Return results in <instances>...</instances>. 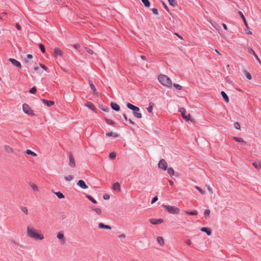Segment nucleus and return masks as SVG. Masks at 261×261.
Instances as JSON below:
<instances>
[{"instance_id":"55","label":"nucleus","mask_w":261,"mask_h":261,"mask_svg":"<svg viewBox=\"0 0 261 261\" xmlns=\"http://www.w3.org/2000/svg\"><path fill=\"white\" fill-rule=\"evenodd\" d=\"M40 66L45 70L47 69V67L43 64H40Z\"/></svg>"},{"instance_id":"24","label":"nucleus","mask_w":261,"mask_h":261,"mask_svg":"<svg viewBox=\"0 0 261 261\" xmlns=\"http://www.w3.org/2000/svg\"><path fill=\"white\" fill-rule=\"evenodd\" d=\"M91 209L95 211V213L98 215H101V214H102V211L101 210L100 208H98V207H91Z\"/></svg>"},{"instance_id":"8","label":"nucleus","mask_w":261,"mask_h":261,"mask_svg":"<svg viewBox=\"0 0 261 261\" xmlns=\"http://www.w3.org/2000/svg\"><path fill=\"white\" fill-rule=\"evenodd\" d=\"M158 167L164 171H166L167 169V163L164 159H162L158 164Z\"/></svg>"},{"instance_id":"25","label":"nucleus","mask_w":261,"mask_h":261,"mask_svg":"<svg viewBox=\"0 0 261 261\" xmlns=\"http://www.w3.org/2000/svg\"><path fill=\"white\" fill-rule=\"evenodd\" d=\"M252 165L257 169H259L261 168V161H258L257 162L253 163Z\"/></svg>"},{"instance_id":"59","label":"nucleus","mask_w":261,"mask_h":261,"mask_svg":"<svg viewBox=\"0 0 261 261\" xmlns=\"http://www.w3.org/2000/svg\"><path fill=\"white\" fill-rule=\"evenodd\" d=\"M222 25H223V27L224 29L226 31H227V30H228L227 27V25H226L225 23H223V24H222Z\"/></svg>"},{"instance_id":"46","label":"nucleus","mask_w":261,"mask_h":261,"mask_svg":"<svg viewBox=\"0 0 261 261\" xmlns=\"http://www.w3.org/2000/svg\"><path fill=\"white\" fill-rule=\"evenodd\" d=\"M39 47L42 53L45 52V49L44 46L42 44L40 43L39 44Z\"/></svg>"},{"instance_id":"11","label":"nucleus","mask_w":261,"mask_h":261,"mask_svg":"<svg viewBox=\"0 0 261 261\" xmlns=\"http://www.w3.org/2000/svg\"><path fill=\"white\" fill-rule=\"evenodd\" d=\"M77 185L83 189H86L88 188L85 182L82 179H80L78 181Z\"/></svg>"},{"instance_id":"23","label":"nucleus","mask_w":261,"mask_h":261,"mask_svg":"<svg viewBox=\"0 0 261 261\" xmlns=\"http://www.w3.org/2000/svg\"><path fill=\"white\" fill-rule=\"evenodd\" d=\"M113 189L114 190L120 191V186L118 182H116L113 185Z\"/></svg>"},{"instance_id":"34","label":"nucleus","mask_w":261,"mask_h":261,"mask_svg":"<svg viewBox=\"0 0 261 261\" xmlns=\"http://www.w3.org/2000/svg\"><path fill=\"white\" fill-rule=\"evenodd\" d=\"M20 210L25 215L28 214V209L26 206H21Z\"/></svg>"},{"instance_id":"22","label":"nucleus","mask_w":261,"mask_h":261,"mask_svg":"<svg viewBox=\"0 0 261 261\" xmlns=\"http://www.w3.org/2000/svg\"><path fill=\"white\" fill-rule=\"evenodd\" d=\"M85 105L92 111H95V107L93 103H92L91 102H87L86 103H85Z\"/></svg>"},{"instance_id":"9","label":"nucleus","mask_w":261,"mask_h":261,"mask_svg":"<svg viewBox=\"0 0 261 261\" xmlns=\"http://www.w3.org/2000/svg\"><path fill=\"white\" fill-rule=\"evenodd\" d=\"M69 165L71 168H75L76 167V163L73 156L71 153L69 155Z\"/></svg>"},{"instance_id":"12","label":"nucleus","mask_w":261,"mask_h":261,"mask_svg":"<svg viewBox=\"0 0 261 261\" xmlns=\"http://www.w3.org/2000/svg\"><path fill=\"white\" fill-rule=\"evenodd\" d=\"M247 50L249 53L252 54L256 58L258 63L261 65V61L260 60L256 53L254 51V50L250 47L248 48Z\"/></svg>"},{"instance_id":"19","label":"nucleus","mask_w":261,"mask_h":261,"mask_svg":"<svg viewBox=\"0 0 261 261\" xmlns=\"http://www.w3.org/2000/svg\"><path fill=\"white\" fill-rule=\"evenodd\" d=\"M41 101L48 107H51L54 105V102L53 101H48L44 99H42Z\"/></svg>"},{"instance_id":"15","label":"nucleus","mask_w":261,"mask_h":261,"mask_svg":"<svg viewBox=\"0 0 261 261\" xmlns=\"http://www.w3.org/2000/svg\"><path fill=\"white\" fill-rule=\"evenodd\" d=\"M98 227L100 229H111L112 228L110 226L105 225L102 223H99L98 224Z\"/></svg>"},{"instance_id":"43","label":"nucleus","mask_w":261,"mask_h":261,"mask_svg":"<svg viewBox=\"0 0 261 261\" xmlns=\"http://www.w3.org/2000/svg\"><path fill=\"white\" fill-rule=\"evenodd\" d=\"M168 2L172 6H175L176 5V2L175 0H168Z\"/></svg>"},{"instance_id":"14","label":"nucleus","mask_w":261,"mask_h":261,"mask_svg":"<svg viewBox=\"0 0 261 261\" xmlns=\"http://www.w3.org/2000/svg\"><path fill=\"white\" fill-rule=\"evenodd\" d=\"M164 222L162 219H150V222L153 225L161 224Z\"/></svg>"},{"instance_id":"10","label":"nucleus","mask_w":261,"mask_h":261,"mask_svg":"<svg viewBox=\"0 0 261 261\" xmlns=\"http://www.w3.org/2000/svg\"><path fill=\"white\" fill-rule=\"evenodd\" d=\"M63 55V51L60 49L59 48L56 47L54 49V52L53 56L55 57H57V56L62 57Z\"/></svg>"},{"instance_id":"26","label":"nucleus","mask_w":261,"mask_h":261,"mask_svg":"<svg viewBox=\"0 0 261 261\" xmlns=\"http://www.w3.org/2000/svg\"><path fill=\"white\" fill-rule=\"evenodd\" d=\"M221 94L222 97L223 98V99L225 100V101L226 102H228L229 101V98H228V97L227 96V94L225 93V92L224 91H222L221 92Z\"/></svg>"},{"instance_id":"32","label":"nucleus","mask_w":261,"mask_h":261,"mask_svg":"<svg viewBox=\"0 0 261 261\" xmlns=\"http://www.w3.org/2000/svg\"><path fill=\"white\" fill-rule=\"evenodd\" d=\"M167 172H168V173L171 176H172L174 175V171L173 170V168H167Z\"/></svg>"},{"instance_id":"42","label":"nucleus","mask_w":261,"mask_h":261,"mask_svg":"<svg viewBox=\"0 0 261 261\" xmlns=\"http://www.w3.org/2000/svg\"><path fill=\"white\" fill-rule=\"evenodd\" d=\"M210 214V211L209 210H205L204 212V215L205 217V219H207L208 217L209 216Z\"/></svg>"},{"instance_id":"35","label":"nucleus","mask_w":261,"mask_h":261,"mask_svg":"<svg viewBox=\"0 0 261 261\" xmlns=\"http://www.w3.org/2000/svg\"><path fill=\"white\" fill-rule=\"evenodd\" d=\"M141 1L145 7H149L150 6V4L148 0H141Z\"/></svg>"},{"instance_id":"57","label":"nucleus","mask_w":261,"mask_h":261,"mask_svg":"<svg viewBox=\"0 0 261 261\" xmlns=\"http://www.w3.org/2000/svg\"><path fill=\"white\" fill-rule=\"evenodd\" d=\"M16 28L18 30H21V27H20V25L18 23H16Z\"/></svg>"},{"instance_id":"31","label":"nucleus","mask_w":261,"mask_h":261,"mask_svg":"<svg viewBox=\"0 0 261 261\" xmlns=\"http://www.w3.org/2000/svg\"><path fill=\"white\" fill-rule=\"evenodd\" d=\"M233 139L237 142H240V143H245V142L243 140V139L241 138H239V137H234L233 138Z\"/></svg>"},{"instance_id":"21","label":"nucleus","mask_w":261,"mask_h":261,"mask_svg":"<svg viewBox=\"0 0 261 261\" xmlns=\"http://www.w3.org/2000/svg\"><path fill=\"white\" fill-rule=\"evenodd\" d=\"M239 14L240 15V16L242 18V20H243L245 26L246 27V28H248V23L247 22L246 18H245V16H244L243 13L241 11H239Z\"/></svg>"},{"instance_id":"16","label":"nucleus","mask_w":261,"mask_h":261,"mask_svg":"<svg viewBox=\"0 0 261 261\" xmlns=\"http://www.w3.org/2000/svg\"><path fill=\"white\" fill-rule=\"evenodd\" d=\"M29 185L34 191L36 192H38L39 191V189L38 187L34 183L30 182L29 184Z\"/></svg>"},{"instance_id":"36","label":"nucleus","mask_w":261,"mask_h":261,"mask_svg":"<svg viewBox=\"0 0 261 261\" xmlns=\"http://www.w3.org/2000/svg\"><path fill=\"white\" fill-rule=\"evenodd\" d=\"M105 120L108 124L112 125H114L115 124V122L111 119L106 118Z\"/></svg>"},{"instance_id":"3","label":"nucleus","mask_w":261,"mask_h":261,"mask_svg":"<svg viewBox=\"0 0 261 261\" xmlns=\"http://www.w3.org/2000/svg\"><path fill=\"white\" fill-rule=\"evenodd\" d=\"M126 107L129 109L133 110V114L136 118L140 119L142 117V114L139 112V111H140V109L138 107L130 103H127Z\"/></svg>"},{"instance_id":"54","label":"nucleus","mask_w":261,"mask_h":261,"mask_svg":"<svg viewBox=\"0 0 261 261\" xmlns=\"http://www.w3.org/2000/svg\"><path fill=\"white\" fill-rule=\"evenodd\" d=\"M158 199V198L157 196H155L153 198L151 201V203H153L154 202H156Z\"/></svg>"},{"instance_id":"64","label":"nucleus","mask_w":261,"mask_h":261,"mask_svg":"<svg viewBox=\"0 0 261 261\" xmlns=\"http://www.w3.org/2000/svg\"><path fill=\"white\" fill-rule=\"evenodd\" d=\"M215 53H216L217 54H218V55H221V54L218 51L217 49H214L213 50Z\"/></svg>"},{"instance_id":"47","label":"nucleus","mask_w":261,"mask_h":261,"mask_svg":"<svg viewBox=\"0 0 261 261\" xmlns=\"http://www.w3.org/2000/svg\"><path fill=\"white\" fill-rule=\"evenodd\" d=\"M32 57H32V55H30V54L28 55L27 56V59H25V60H24L25 63H28L29 62L28 59H31L32 58Z\"/></svg>"},{"instance_id":"45","label":"nucleus","mask_w":261,"mask_h":261,"mask_svg":"<svg viewBox=\"0 0 261 261\" xmlns=\"http://www.w3.org/2000/svg\"><path fill=\"white\" fill-rule=\"evenodd\" d=\"M109 158L111 159H114L116 158V153L114 152H111L109 154Z\"/></svg>"},{"instance_id":"38","label":"nucleus","mask_w":261,"mask_h":261,"mask_svg":"<svg viewBox=\"0 0 261 261\" xmlns=\"http://www.w3.org/2000/svg\"><path fill=\"white\" fill-rule=\"evenodd\" d=\"M244 73H245L246 77H247V79H248L249 80L251 79V78H252L251 75L248 71H247V70H245Z\"/></svg>"},{"instance_id":"30","label":"nucleus","mask_w":261,"mask_h":261,"mask_svg":"<svg viewBox=\"0 0 261 261\" xmlns=\"http://www.w3.org/2000/svg\"><path fill=\"white\" fill-rule=\"evenodd\" d=\"M25 152L28 154L32 155L33 156H36L37 154L35 153L34 152L32 151V150L30 149H27L25 150Z\"/></svg>"},{"instance_id":"28","label":"nucleus","mask_w":261,"mask_h":261,"mask_svg":"<svg viewBox=\"0 0 261 261\" xmlns=\"http://www.w3.org/2000/svg\"><path fill=\"white\" fill-rule=\"evenodd\" d=\"M185 212L187 214L191 215H197L198 214V212L196 210H194L192 212H190L188 210H186L185 211Z\"/></svg>"},{"instance_id":"20","label":"nucleus","mask_w":261,"mask_h":261,"mask_svg":"<svg viewBox=\"0 0 261 261\" xmlns=\"http://www.w3.org/2000/svg\"><path fill=\"white\" fill-rule=\"evenodd\" d=\"M4 149H5V151L8 153H14V150H13V148L8 145H5Z\"/></svg>"},{"instance_id":"61","label":"nucleus","mask_w":261,"mask_h":261,"mask_svg":"<svg viewBox=\"0 0 261 261\" xmlns=\"http://www.w3.org/2000/svg\"><path fill=\"white\" fill-rule=\"evenodd\" d=\"M186 243L188 245H191V241L190 240H188L187 241H186Z\"/></svg>"},{"instance_id":"7","label":"nucleus","mask_w":261,"mask_h":261,"mask_svg":"<svg viewBox=\"0 0 261 261\" xmlns=\"http://www.w3.org/2000/svg\"><path fill=\"white\" fill-rule=\"evenodd\" d=\"M179 112L181 113L182 118L185 119L186 121L191 120L193 121V119H190V115L188 114L186 115V111L184 108H181L179 110Z\"/></svg>"},{"instance_id":"5","label":"nucleus","mask_w":261,"mask_h":261,"mask_svg":"<svg viewBox=\"0 0 261 261\" xmlns=\"http://www.w3.org/2000/svg\"><path fill=\"white\" fill-rule=\"evenodd\" d=\"M22 110L23 112L25 114H27L28 115L31 116L35 115L32 109L29 107L28 105L26 103H24L22 105Z\"/></svg>"},{"instance_id":"17","label":"nucleus","mask_w":261,"mask_h":261,"mask_svg":"<svg viewBox=\"0 0 261 261\" xmlns=\"http://www.w3.org/2000/svg\"><path fill=\"white\" fill-rule=\"evenodd\" d=\"M111 106L112 108L116 111H119L120 110V107L116 103L111 102Z\"/></svg>"},{"instance_id":"53","label":"nucleus","mask_w":261,"mask_h":261,"mask_svg":"<svg viewBox=\"0 0 261 261\" xmlns=\"http://www.w3.org/2000/svg\"><path fill=\"white\" fill-rule=\"evenodd\" d=\"M86 50H87V51L90 55H92L93 54V51L89 49V48H86Z\"/></svg>"},{"instance_id":"63","label":"nucleus","mask_w":261,"mask_h":261,"mask_svg":"<svg viewBox=\"0 0 261 261\" xmlns=\"http://www.w3.org/2000/svg\"><path fill=\"white\" fill-rule=\"evenodd\" d=\"M169 182L171 186H173L174 185L173 182L171 180H169Z\"/></svg>"},{"instance_id":"37","label":"nucleus","mask_w":261,"mask_h":261,"mask_svg":"<svg viewBox=\"0 0 261 261\" xmlns=\"http://www.w3.org/2000/svg\"><path fill=\"white\" fill-rule=\"evenodd\" d=\"M73 176L69 175L64 177L65 179L67 181H70L73 179Z\"/></svg>"},{"instance_id":"1","label":"nucleus","mask_w":261,"mask_h":261,"mask_svg":"<svg viewBox=\"0 0 261 261\" xmlns=\"http://www.w3.org/2000/svg\"><path fill=\"white\" fill-rule=\"evenodd\" d=\"M26 236L29 238L36 241H42L45 239V236L43 232L40 229L35 228L32 224L27 226Z\"/></svg>"},{"instance_id":"18","label":"nucleus","mask_w":261,"mask_h":261,"mask_svg":"<svg viewBox=\"0 0 261 261\" xmlns=\"http://www.w3.org/2000/svg\"><path fill=\"white\" fill-rule=\"evenodd\" d=\"M201 231L205 232L208 236H210L212 233L211 229L207 227H202L201 229Z\"/></svg>"},{"instance_id":"48","label":"nucleus","mask_w":261,"mask_h":261,"mask_svg":"<svg viewBox=\"0 0 261 261\" xmlns=\"http://www.w3.org/2000/svg\"><path fill=\"white\" fill-rule=\"evenodd\" d=\"M36 91L37 89L36 87H34L30 90L29 92L32 94H35L36 92Z\"/></svg>"},{"instance_id":"62","label":"nucleus","mask_w":261,"mask_h":261,"mask_svg":"<svg viewBox=\"0 0 261 261\" xmlns=\"http://www.w3.org/2000/svg\"><path fill=\"white\" fill-rule=\"evenodd\" d=\"M119 237L121 238H125V235L124 234H121L119 236Z\"/></svg>"},{"instance_id":"44","label":"nucleus","mask_w":261,"mask_h":261,"mask_svg":"<svg viewBox=\"0 0 261 261\" xmlns=\"http://www.w3.org/2000/svg\"><path fill=\"white\" fill-rule=\"evenodd\" d=\"M234 127L237 129H241V126H240V123L238 122H236L234 123Z\"/></svg>"},{"instance_id":"29","label":"nucleus","mask_w":261,"mask_h":261,"mask_svg":"<svg viewBox=\"0 0 261 261\" xmlns=\"http://www.w3.org/2000/svg\"><path fill=\"white\" fill-rule=\"evenodd\" d=\"M106 136H107L108 137L113 136L114 138H117V137H118V134H116V133H114L113 132H109V133H106Z\"/></svg>"},{"instance_id":"51","label":"nucleus","mask_w":261,"mask_h":261,"mask_svg":"<svg viewBox=\"0 0 261 261\" xmlns=\"http://www.w3.org/2000/svg\"><path fill=\"white\" fill-rule=\"evenodd\" d=\"M207 187V190L208 191V192L211 193V194H213V190L210 187V186H206Z\"/></svg>"},{"instance_id":"39","label":"nucleus","mask_w":261,"mask_h":261,"mask_svg":"<svg viewBox=\"0 0 261 261\" xmlns=\"http://www.w3.org/2000/svg\"><path fill=\"white\" fill-rule=\"evenodd\" d=\"M89 85H90V88H91V89L94 92H95L96 91V88L94 86V85H93V84L92 83V82L91 81H89Z\"/></svg>"},{"instance_id":"49","label":"nucleus","mask_w":261,"mask_h":261,"mask_svg":"<svg viewBox=\"0 0 261 261\" xmlns=\"http://www.w3.org/2000/svg\"><path fill=\"white\" fill-rule=\"evenodd\" d=\"M173 86H174L176 89H177V90H181V88H182V87H181L180 85H178V84H174L173 85Z\"/></svg>"},{"instance_id":"6","label":"nucleus","mask_w":261,"mask_h":261,"mask_svg":"<svg viewBox=\"0 0 261 261\" xmlns=\"http://www.w3.org/2000/svg\"><path fill=\"white\" fill-rule=\"evenodd\" d=\"M57 238L59 240L61 244H64L66 242V238L64 236V232L60 231L57 233Z\"/></svg>"},{"instance_id":"27","label":"nucleus","mask_w":261,"mask_h":261,"mask_svg":"<svg viewBox=\"0 0 261 261\" xmlns=\"http://www.w3.org/2000/svg\"><path fill=\"white\" fill-rule=\"evenodd\" d=\"M157 241L158 243L161 246H163L164 244V240L162 237H158L157 238Z\"/></svg>"},{"instance_id":"50","label":"nucleus","mask_w":261,"mask_h":261,"mask_svg":"<svg viewBox=\"0 0 261 261\" xmlns=\"http://www.w3.org/2000/svg\"><path fill=\"white\" fill-rule=\"evenodd\" d=\"M151 10H152L153 13L155 15L158 14V10H157V9L153 8L151 9Z\"/></svg>"},{"instance_id":"52","label":"nucleus","mask_w":261,"mask_h":261,"mask_svg":"<svg viewBox=\"0 0 261 261\" xmlns=\"http://www.w3.org/2000/svg\"><path fill=\"white\" fill-rule=\"evenodd\" d=\"M153 108L152 106H150L147 108V110L149 113H151L152 111Z\"/></svg>"},{"instance_id":"60","label":"nucleus","mask_w":261,"mask_h":261,"mask_svg":"<svg viewBox=\"0 0 261 261\" xmlns=\"http://www.w3.org/2000/svg\"><path fill=\"white\" fill-rule=\"evenodd\" d=\"M123 117H124V119H125V121H128V120H129V119H128V118H127V117L126 115L125 114H124L123 115Z\"/></svg>"},{"instance_id":"13","label":"nucleus","mask_w":261,"mask_h":261,"mask_svg":"<svg viewBox=\"0 0 261 261\" xmlns=\"http://www.w3.org/2000/svg\"><path fill=\"white\" fill-rule=\"evenodd\" d=\"M9 61L14 66L21 68V66L19 62L14 59L10 58Z\"/></svg>"},{"instance_id":"56","label":"nucleus","mask_w":261,"mask_h":261,"mask_svg":"<svg viewBox=\"0 0 261 261\" xmlns=\"http://www.w3.org/2000/svg\"><path fill=\"white\" fill-rule=\"evenodd\" d=\"M103 197L105 199H109L110 198V196L108 194H105L103 195Z\"/></svg>"},{"instance_id":"58","label":"nucleus","mask_w":261,"mask_h":261,"mask_svg":"<svg viewBox=\"0 0 261 261\" xmlns=\"http://www.w3.org/2000/svg\"><path fill=\"white\" fill-rule=\"evenodd\" d=\"M73 47H74V48H75V49H77L78 48H79V47H80V45H79V44H74V45H73Z\"/></svg>"},{"instance_id":"4","label":"nucleus","mask_w":261,"mask_h":261,"mask_svg":"<svg viewBox=\"0 0 261 261\" xmlns=\"http://www.w3.org/2000/svg\"><path fill=\"white\" fill-rule=\"evenodd\" d=\"M162 206L165 208L166 211L171 214L177 215L180 212L179 209L175 206L162 205Z\"/></svg>"},{"instance_id":"2","label":"nucleus","mask_w":261,"mask_h":261,"mask_svg":"<svg viewBox=\"0 0 261 261\" xmlns=\"http://www.w3.org/2000/svg\"><path fill=\"white\" fill-rule=\"evenodd\" d=\"M158 80L162 85L166 87L170 88L172 85L171 80L165 74L159 75L158 76Z\"/></svg>"},{"instance_id":"41","label":"nucleus","mask_w":261,"mask_h":261,"mask_svg":"<svg viewBox=\"0 0 261 261\" xmlns=\"http://www.w3.org/2000/svg\"><path fill=\"white\" fill-rule=\"evenodd\" d=\"M195 188L202 194H204L205 193V192L199 187L196 186L195 187Z\"/></svg>"},{"instance_id":"33","label":"nucleus","mask_w":261,"mask_h":261,"mask_svg":"<svg viewBox=\"0 0 261 261\" xmlns=\"http://www.w3.org/2000/svg\"><path fill=\"white\" fill-rule=\"evenodd\" d=\"M55 194L60 199H62V198H64L65 197V196L61 192H55Z\"/></svg>"},{"instance_id":"40","label":"nucleus","mask_w":261,"mask_h":261,"mask_svg":"<svg viewBox=\"0 0 261 261\" xmlns=\"http://www.w3.org/2000/svg\"><path fill=\"white\" fill-rule=\"evenodd\" d=\"M86 197L88 198L92 202L96 203H97L96 200H95L91 196L87 195H86Z\"/></svg>"}]
</instances>
